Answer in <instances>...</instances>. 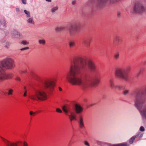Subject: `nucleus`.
I'll use <instances>...</instances> for the list:
<instances>
[{"label":"nucleus","mask_w":146,"mask_h":146,"mask_svg":"<svg viewBox=\"0 0 146 146\" xmlns=\"http://www.w3.org/2000/svg\"><path fill=\"white\" fill-rule=\"evenodd\" d=\"M23 10L21 9V10H20L19 8L16 7V11L17 13H20L22 12Z\"/></svg>","instance_id":"35"},{"label":"nucleus","mask_w":146,"mask_h":146,"mask_svg":"<svg viewBox=\"0 0 146 146\" xmlns=\"http://www.w3.org/2000/svg\"><path fill=\"white\" fill-rule=\"evenodd\" d=\"M75 45V43L74 42L71 41L69 42V45L70 48H72Z\"/></svg>","instance_id":"28"},{"label":"nucleus","mask_w":146,"mask_h":146,"mask_svg":"<svg viewBox=\"0 0 146 146\" xmlns=\"http://www.w3.org/2000/svg\"><path fill=\"white\" fill-rule=\"evenodd\" d=\"M24 89H25V90H26V87H24Z\"/></svg>","instance_id":"49"},{"label":"nucleus","mask_w":146,"mask_h":146,"mask_svg":"<svg viewBox=\"0 0 146 146\" xmlns=\"http://www.w3.org/2000/svg\"><path fill=\"white\" fill-rule=\"evenodd\" d=\"M84 144L85 145L87 146H90V145L89 143L86 141H84Z\"/></svg>","instance_id":"38"},{"label":"nucleus","mask_w":146,"mask_h":146,"mask_svg":"<svg viewBox=\"0 0 146 146\" xmlns=\"http://www.w3.org/2000/svg\"><path fill=\"white\" fill-rule=\"evenodd\" d=\"M15 67L14 60L11 58H6L0 61V71L4 70V68L8 70L12 69Z\"/></svg>","instance_id":"3"},{"label":"nucleus","mask_w":146,"mask_h":146,"mask_svg":"<svg viewBox=\"0 0 146 146\" xmlns=\"http://www.w3.org/2000/svg\"><path fill=\"white\" fill-rule=\"evenodd\" d=\"M27 92L26 91L24 93L23 96H27Z\"/></svg>","instance_id":"46"},{"label":"nucleus","mask_w":146,"mask_h":146,"mask_svg":"<svg viewBox=\"0 0 146 146\" xmlns=\"http://www.w3.org/2000/svg\"><path fill=\"white\" fill-rule=\"evenodd\" d=\"M29 98L33 100H44L47 99V95L42 90L39 89L35 90L33 94L29 96Z\"/></svg>","instance_id":"5"},{"label":"nucleus","mask_w":146,"mask_h":146,"mask_svg":"<svg viewBox=\"0 0 146 146\" xmlns=\"http://www.w3.org/2000/svg\"><path fill=\"white\" fill-rule=\"evenodd\" d=\"M56 111L58 113H61L62 112V111L59 108H57L56 109Z\"/></svg>","instance_id":"40"},{"label":"nucleus","mask_w":146,"mask_h":146,"mask_svg":"<svg viewBox=\"0 0 146 146\" xmlns=\"http://www.w3.org/2000/svg\"><path fill=\"white\" fill-rule=\"evenodd\" d=\"M135 137V136L132 137L129 140V142L130 144H131L133 142Z\"/></svg>","instance_id":"29"},{"label":"nucleus","mask_w":146,"mask_h":146,"mask_svg":"<svg viewBox=\"0 0 146 146\" xmlns=\"http://www.w3.org/2000/svg\"><path fill=\"white\" fill-rule=\"evenodd\" d=\"M119 57V52H117L114 54V58L115 60H117Z\"/></svg>","instance_id":"24"},{"label":"nucleus","mask_w":146,"mask_h":146,"mask_svg":"<svg viewBox=\"0 0 146 146\" xmlns=\"http://www.w3.org/2000/svg\"><path fill=\"white\" fill-rule=\"evenodd\" d=\"M91 40L90 39L84 40L82 42L83 45L85 46L88 47L90 46Z\"/></svg>","instance_id":"15"},{"label":"nucleus","mask_w":146,"mask_h":146,"mask_svg":"<svg viewBox=\"0 0 146 146\" xmlns=\"http://www.w3.org/2000/svg\"><path fill=\"white\" fill-rule=\"evenodd\" d=\"M131 68L130 66L127 67L126 69L119 68L117 69L115 72V76L125 81L129 80V75L128 72L130 70Z\"/></svg>","instance_id":"4"},{"label":"nucleus","mask_w":146,"mask_h":146,"mask_svg":"<svg viewBox=\"0 0 146 146\" xmlns=\"http://www.w3.org/2000/svg\"><path fill=\"white\" fill-rule=\"evenodd\" d=\"M23 4H26V0H21Z\"/></svg>","instance_id":"43"},{"label":"nucleus","mask_w":146,"mask_h":146,"mask_svg":"<svg viewBox=\"0 0 146 146\" xmlns=\"http://www.w3.org/2000/svg\"><path fill=\"white\" fill-rule=\"evenodd\" d=\"M1 137L6 146H28L27 143L25 141H19L16 143L11 142L2 137Z\"/></svg>","instance_id":"6"},{"label":"nucleus","mask_w":146,"mask_h":146,"mask_svg":"<svg viewBox=\"0 0 146 146\" xmlns=\"http://www.w3.org/2000/svg\"><path fill=\"white\" fill-rule=\"evenodd\" d=\"M118 88L119 90H124L123 94L125 95H126L129 93V90L127 89H125V87L123 86H119Z\"/></svg>","instance_id":"18"},{"label":"nucleus","mask_w":146,"mask_h":146,"mask_svg":"<svg viewBox=\"0 0 146 146\" xmlns=\"http://www.w3.org/2000/svg\"><path fill=\"white\" fill-rule=\"evenodd\" d=\"M78 123L79 126L81 129H83L84 127V125L83 121V119L81 116L80 117Z\"/></svg>","instance_id":"16"},{"label":"nucleus","mask_w":146,"mask_h":146,"mask_svg":"<svg viewBox=\"0 0 146 146\" xmlns=\"http://www.w3.org/2000/svg\"><path fill=\"white\" fill-rule=\"evenodd\" d=\"M58 7L56 6L52 8L51 9V12L52 13H54L58 9Z\"/></svg>","instance_id":"27"},{"label":"nucleus","mask_w":146,"mask_h":146,"mask_svg":"<svg viewBox=\"0 0 146 146\" xmlns=\"http://www.w3.org/2000/svg\"><path fill=\"white\" fill-rule=\"evenodd\" d=\"M44 87L52 91L55 86L54 82L50 79L45 80L43 82Z\"/></svg>","instance_id":"8"},{"label":"nucleus","mask_w":146,"mask_h":146,"mask_svg":"<svg viewBox=\"0 0 146 146\" xmlns=\"http://www.w3.org/2000/svg\"><path fill=\"white\" fill-rule=\"evenodd\" d=\"M46 1H47L48 2H51V0H45Z\"/></svg>","instance_id":"48"},{"label":"nucleus","mask_w":146,"mask_h":146,"mask_svg":"<svg viewBox=\"0 0 146 146\" xmlns=\"http://www.w3.org/2000/svg\"><path fill=\"white\" fill-rule=\"evenodd\" d=\"M87 63L91 70H96V66L92 61L76 57L70 62L69 76L66 77L70 83L79 86L84 90H88L91 86L97 85L100 80L98 72L95 73L94 78H92L88 74Z\"/></svg>","instance_id":"1"},{"label":"nucleus","mask_w":146,"mask_h":146,"mask_svg":"<svg viewBox=\"0 0 146 146\" xmlns=\"http://www.w3.org/2000/svg\"><path fill=\"white\" fill-rule=\"evenodd\" d=\"M6 24L5 21L4 19H3L1 21L0 20V27H5Z\"/></svg>","instance_id":"22"},{"label":"nucleus","mask_w":146,"mask_h":146,"mask_svg":"<svg viewBox=\"0 0 146 146\" xmlns=\"http://www.w3.org/2000/svg\"><path fill=\"white\" fill-rule=\"evenodd\" d=\"M16 80H18V81H20V78L19 77H17L16 78Z\"/></svg>","instance_id":"45"},{"label":"nucleus","mask_w":146,"mask_h":146,"mask_svg":"<svg viewBox=\"0 0 146 146\" xmlns=\"http://www.w3.org/2000/svg\"><path fill=\"white\" fill-rule=\"evenodd\" d=\"M139 130L141 131H145V129L143 126H141L139 129Z\"/></svg>","instance_id":"37"},{"label":"nucleus","mask_w":146,"mask_h":146,"mask_svg":"<svg viewBox=\"0 0 146 146\" xmlns=\"http://www.w3.org/2000/svg\"><path fill=\"white\" fill-rule=\"evenodd\" d=\"M145 64H146V62H145Z\"/></svg>","instance_id":"50"},{"label":"nucleus","mask_w":146,"mask_h":146,"mask_svg":"<svg viewBox=\"0 0 146 146\" xmlns=\"http://www.w3.org/2000/svg\"><path fill=\"white\" fill-rule=\"evenodd\" d=\"M62 109L66 114L68 116L70 121H72L74 120L76 121L77 120L76 115L74 113L71 112L70 115H68V114L70 110V109L68 106H64L62 107Z\"/></svg>","instance_id":"7"},{"label":"nucleus","mask_w":146,"mask_h":146,"mask_svg":"<svg viewBox=\"0 0 146 146\" xmlns=\"http://www.w3.org/2000/svg\"><path fill=\"white\" fill-rule=\"evenodd\" d=\"M13 75L12 73L6 74L4 70L0 71V81L12 78Z\"/></svg>","instance_id":"11"},{"label":"nucleus","mask_w":146,"mask_h":146,"mask_svg":"<svg viewBox=\"0 0 146 146\" xmlns=\"http://www.w3.org/2000/svg\"><path fill=\"white\" fill-rule=\"evenodd\" d=\"M35 113L33 112L32 111H30L29 112L30 114L31 115H35Z\"/></svg>","instance_id":"39"},{"label":"nucleus","mask_w":146,"mask_h":146,"mask_svg":"<svg viewBox=\"0 0 146 146\" xmlns=\"http://www.w3.org/2000/svg\"><path fill=\"white\" fill-rule=\"evenodd\" d=\"M102 146H128L126 143L117 144H111L110 143H104Z\"/></svg>","instance_id":"13"},{"label":"nucleus","mask_w":146,"mask_h":146,"mask_svg":"<svg viewBox=\"0 0 146 146\" xmlns=\"http://www.w3.org/2000/svg\"><path fill=\"white\" fill-rule=\"evenodd\" d=\"M95 2L94 0H90V2L92 4H93Z\"/></svg>","instance_id":"44"},{"label":"nucleus","mask_w":146,"mask_h":146,"mask_svg":"<svg viewBox=\"0 0 146 146\" xmlns=\"http://www.w3.org/2000/svg\"><path fill=\"white\" fill-rule=\"evenodd\" d=\"M27 72V71L25 69H23L19 71V73L21 74H25Z\"/></svg>","instance_id":"32"},{"label":"nucleus","mask_w":146,"mask_h":146,"mask_svg":"<svg viewBox=\"0 0 146 146\" xmlns=\"http://www.w3.org/2000/svg\"><path fill=\"white\" fill-rule=\"evenodd\" d=\"M76 3V0H72V5H74Z\"/></svg>","instance_id":"41"},{"label":"nucleus","mask_w":146,"mask_h":146,"mask_svg":"<svg viewBox=\"0 0 146 146\" xmlns=\"http://www.w3.org/2000/svg\"><path fill=\"white\" fill-rule=\"evenodd\" d=\"M117 18H121L122 17L121 15V13L119 11H118L117 12Z\"/></svg>","instance_id":"36"},{"label":"nucleus","mask_w":146,"mask_h":146,"mask_svg":"<svg viewBox=\"0 0 146 146\" xmlns=\"http://www.w3.org/2000/svg\"><path fill=\"white\" fill-rule=\"evenodd\" d=\"M59 90L60 91H62V89L60 87H58Z\"/></svg>","instance_id":"47"},{"label":"nucleus","mask_w":146,"mask_h":146,"mask_svg":"<svg viewBox=\"0 0 146 146\" xmlns=\"http://www.w3.org/2000/svg\"><path fill=\"white\" fill-rule=\"evenodd\" d=\"M143 135V134L141 133L140 132L138 133V134L137 135H136L135 136V137L136 138L137 137H142Z\"/></svg>","instance_id":"34"},{"label":"nucleus","mask_w":146,"mask_h":146,"mask_svg":"<svg viewBox=\"0 0 146 146\" xmlns=\"http://www.w3.org/2000/svg\"><path fill=\"white\" fill-rule=\"evenodd\" d=\"M78 31L77 26H72L69 29V33L70 35L74 36L76 35V33Z\"/></svg>","instance_id":"12"},{"label":"nucleus","mask_w":146,"mask_h":146,"mask_svg":"<svg viewBox=\"0 0 146 146\" xmlns=\"http://www.w3.org/2000/svg\"><path fill=\"white\" fill-rule=\"evenodd\" d=\"M144 92L142 90H136L134 93L135 96V106L139 111L142 117L146 119V105H144L146 101L145 93L146 94V86Z\"/></svg>","instance_id":"2"},{"label":"nucleus","mask_w":146,"mask_h":146,"mask_svg":"<svg viewBox=\"0 0 146 146\" xmlns=\"http://www.w3.org/2000/svg\"><path fill=\"white\" fill-rule=\"evenodd\" d=\"M118 0H97L96 5L99 8H102L109 3H113Z\"/></svg>","instance_id":"10"},{"label":"nucleus","mask_w":146,"mask_h":146,"mask_svg":"<svg viewBox=\"0 0 146 146\" xmlns=\"http://www.w3.org/2000/svg\"><path fill=\"white\" fill-rule=\"evenodd\" d=\"M27 22L31 24H34V23L33 21V19H28L27 20Z\"/></svg>","instance_id":"33"},{"label":"nucleus","mask_w":146,"mask_h":146,"mask_svg":"<svg viewBox=\"0 0 146 146\" xmlns=\"http://www.w3.org/2000/svg\"><path fill=\"white\" fill-rule=\"evenodd\" d=\"M4 43L5 47L7 48H9L10 45V43L8 41H5V42H3Z\"/></svg>","instance_id":"23"},{"label":"nucleus","mask_w":146,"mask_h":146,"mask_svg":"<svg viewBox=\"0 0 146 146\" xmlns=\"http://www.w3.org/2000/svg\"><path fill=\"white\" fill-rule=\"evenodd\" d=\"M75 109L76 113H78L82 112L83 110L82 107L80 105H75Z\"/></svg>","instance_id":"17"},{"label":"nucleus","mask_w":146,"mask_h":146,"mask_svg":"<svg viewBox=\"0 0 146 146\" xmlns=\"http://www.w3.org/2000/svg\"><path fill=\"white\" fill-rule=\"evenodd\" d=\"M109 84L110 87L111 89H113L115 88V86L113 79H111L110 80Z\"/></svg>","instance_id":"19"},{"label":"nucleus","mask_w":146,"mask_h":146,"mask_svg":"<svg viewBox=\"0 0 146 146\" xmlns=\"http://www.w3.org/2000/svg\"><path fill=\"white\" fill-rule=\"evenodd\" d=\"M38 42L39 44L44 45L45 44V42L44 40H39Z\"/></svg>","instance_id":"30"},{"label":"nucleus","mask_w":146,"mask_h":146,"mask_svg":"<svg viewBox=\"0 0 146 146\" xmlns=\"http://www.w3.org/2000/svg\"><path fill=\"white\" fill-rule=\"evenodd\" d=\"M65 27L64 26L58 27L55 28V31L57 32H60L64 30Z\"/></svg>","instance_id":"20"},{"label":"nucleus","mask_w":146,"mask_h":146,"mask_svg":"<svg viewBox=\"0 0 146 146\" xmlns=\"http://www.w3.org/2000/svg\"><path fill=\"white\" fill-rule=\"evenodd\" d=\"M13 89L10 88L8 89V94L9 95H12L13 92Z\"/></svg>","instance_id":"25"},{"label":"nucleus","mask_w":146,"mask_h":146,"mask_svg":"<svg viewBox=\"0 0 146 146\" xmlns=\"http://www.w3.org/2000/svg\"><path fill=\"white\" fill-rule=\"evenodd\" d=\"M21 43L24 45H26L29 44V42L26 40H24L22 41Z\"/></svg>","instance_id":"31"},{"label":"nucleus","mask_w":146,"mask_h":146,"mask_svg":"<svg viewBox=\"0 0 146 146\" xmlns=\"http://www.w3.org/2000/svg\"><path fill=\"white\" fill-rule=\"evenodd\" d=\"M29 49V48L28 47H26L24 48H22L21 49V51H23V50H25L28 49Z\"/></svg>","instance_id":"42"},{"label":"nucleus","mask_w":146,"mask_h":146,"mask_svg":"<svg viewBox=\"0 0 146 146\" xmlns=\"http://www.w3.org/2000/svg\"><path fill=\"white\" fill-rule=\"evenodd\" d=\"M134 10L136 12L140 13L145 11V8L141 2L137 1L135 4Z\"/></svg>","instance_id":"9"},{"label":"nucleus","mask_w":146,"mask_h":146,"mask_svg":"<svg viewBox=\"0 0 146 146\" xmlns=\"http://www.w3.org/2000/svg\"><path fill=\"white\" fill-rule=\"evenodd\" d=\"M115 40L118 44H120L122 43V40L121 38L118 36L116 37Z\"/></svg>","instance_id":"21"},{"label":"nucleus","mask_w":146,"mask_h":146,"mask_svg":"<svg viewBox=\"0 0 146 146\" xmlns=\"http://www.w3.org/2000/svg\"><path fill=\"white\" fill-rule=\"evenodd\" d=\"M24 12L25 13L27 17H30V12L26 10H24Z\"/></svg>","instance_id":"26"},{"label":"nucleus","mask_w":146,"mask_h":146,"mask_svg":"<svg viewBox=\"0 0 146 146\" xmlns=\"http://www.w3.org/2000/svg\"><path fill=\"white\" fill-rule=\"evenodd\" d=\"M11 36L13 38H18L20 36V34L17 30H14L12 32Z\"/></svg>","instance_id":"14"}]
</instances>
